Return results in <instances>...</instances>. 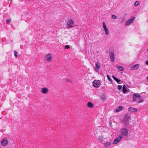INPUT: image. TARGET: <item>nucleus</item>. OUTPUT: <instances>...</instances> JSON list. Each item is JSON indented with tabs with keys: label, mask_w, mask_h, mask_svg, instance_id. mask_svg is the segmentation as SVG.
Wrapping results in <instances>:
<instances>
[{
	"label": "nucleus",
	"mask_w": 148,
	"mask_h": 148,
	"mask_svg": "<svg viewBox=\"0 0 148 148\" xmlns=\"http://www.w3.org/2000/svg\"><path fill=\"white\" fill-rule=\"evenodd\" d=\"M67 28H70L74 27V22L73 20L70 19L68 21L67 23Z\"/></svg>",
	"instance_id": "f257e3e1"
},
{
	"label": "nucleus",
	"mask_w": 148,
	"mask_h": 148,
	"mask_svg": "<svg viewBox=\"0 0 148 148\" xmlns=\"http://www.w3.org/2000/svg\"><path fill=\"white\" fill-rule=\"evenodd\" d=\"M101 82L99 80H95L92 82L93 86L95 88L99 87L101 85Z\"/></svg>",
	"instance_id": "f03ea898"
},
{
	"label": "nucleus",
	"mask_w": 148,
	"mask_h": 148,
	"mask_svg": "<svg viewBox=\"0 0 148 148\" xmlns=\"http://www.w3.org/2000/svg\"><path fill=\"white\" fill-rule=\"evenodd\" d=\"M121 134L122 135H123L125 136H127L128 135V131L127 129L125 128H122L121 131Z\"/></svg>",
	"instance_id": "7ed1b4c3"
},
{
	"label": "nucleus",
	"mask_w": 148,
	"mask_h": 148,
	"mask_svg": "<svg viewBox=\"0 0 148 148\" xmlns=\"http://www.w3.org/2000/svg\"><path fill=\"white\" fill-rule=\"evenodd\" d=\"M123 138L122 135H120L119 136L116 138L114 140L113 144H115L118 143Z\"/></svg>",
	"instance_id": "20e7f679"
},
{
	"label": "nucleus",
	"mask_w": 148,
	"mask_h": 148,
	"mask_svg": "<svg viewBox=\"0 0 148 148\" xmlns=\"http://www.w3.org/2000/svg\"><path fill=\"white\" fill-rule=\"evenodd\" d=\"M141 98V96L138 94L134 93L133 95V100L134 101H136L137 100V98Z\"/></svg>",
	"instance_id": "39448f33"
},
{
	"label": "nucleus",
	"mask_w": 148,
	"mask_h": 148,
	"mask_svg": "<svg viewBox=\"0 0 148 148\" xmlns=\"http://www.w3.org/2000/svg\"><path fill=\"white\" fill-rule=\"evenodd\" d=\"M41 92L42 94H46L49 92V89L46 87H43L41 88Z\"/></svg>",
	"instance_id": "423d86ee"
},
{
	"label": "nucleus",
	"mask_w": 148,
	"mask_h": 148,
	"mask_svg": "<svg viewBox=\"0 0 148 148\" xmlns=\"http://www.w3.org/2000/svg\"><path fill=\"white\" fill-rule=\"evenodd\" d=\"M101 66L100 64L99 61H97L95 64V71L97 72H98Z\"/></svg>",
	"instance_id": "0eeeda50"
},
{
	"label": "nucleus",
	"mask_w": 148,
	"mask_h": 148,
	"mask_svg": "<svg viewBox=\"0 0 148 148\" xmlns=\"http://www.w3.org/2000/svg\"><path fill=\"white\" fill-rule=\"evenodd\" d=\"M45 60L49 62H50L52 60L51 55L50 54H48L46 55L45 56Z\"/></svg>",
	"instance_id": "6e6552de"
},
{
	"label": "nucleus",
	"mask_w": 148,
	"mask_h": 148,
	"mask_svg": "<svg viewBox=\"0 0 148 148\" xmlns=\"http://www.w3.org/2000/svg\"><path fill=\"white\" fill-rule=\"evenodd\" d=\"M8 140L6 138L3 139L1 141V145L3 146H5L8 143Z\"/></svg>",
	"instance_id": "1a4fd4ad"
},
{
	"label": "nucleus",
	"mask_w": 148,
	"mask_h": 148,
	"mask_svg": "<svg viewBox=\"0 0 148 148\" xmlns=\"http://www.w3.org/2000/svg\"><path fill=\"white\" fill-rule=\"evenodd\" d=\"M109 54L111 61L112 62H113L114 61V59L115 58V56L114 54V51H111L109 52Z\"/></svg>",
	"instance_id": "9d476101"
},
{
	"label": "nucleus",
	"mask_w": 148,
	"mask_h": 148,
	"mask_svg": "<svg viewBox=\"0 0 148 148\" xmlns=\"http://www.w3.org/2000/svg\"><path fill=\"white\" fill-rule=\"evenodd\" d=\"M135 18L133 17L126 21L125 25L126 26L132 23L134 21Z\"/></svg>",
	"instance_id": "9b49d317"
},
{
	"label": "nucleus",
	"mask_w": 148,
	"mask_h": 148,
	"mask_svg": "<svg viewBox=\"0 0 148 148\" xmlns=\"http://www.w3.org/2000/svg\"><path fill=\"white\" fill-rule=\"evenodd\" d=\"M103 27L105 31V33L106 34L108 35L109 34V32L107 28L106 25L105 23L104 22H103Z\"/></svg>",
	"instance_id": "f8f14e48"
},
{
	"label": "nucleus",
	"mask_w": 148,
	"mask_h": 148,
	"mask_svg": "<svg viewBox=\"0 0 148 148\" xmlns=\"http://www.w3.org/2000/svg\"><path fill=\"white\" fill-rule=\"evenodd\" d=\"M107 142L104 144L106 147H108L111 145L112 140L111 139H110L109 140H107Z\"/></svg>",
	"instance_id": "ddd939ff"
},
{
	"label": "nucleus",
	"mask_w": 148,
	"mask_h": 148,
	"mask_svg": "<svg viewBox=\"0 0 148 148\" xmlns=\"http://www.w3.org/2000/svg\"><path fill=\"white\" fill-rule=\"evenodd\" d=\"M129 111L131 112H137L138 110L136 108L131 107L129 108Z\"/></svg>",
	"instance_id": "4468645a"
},
{
	"label": "nucleus",
	"mask_w": 148,
	"mask_h": 148,
	"mask_svg": "<svg viewBox=\"0 0 148 148\" xmlns=\"http://www.w3.org/2000/svg\"><path fill=\"white\" fill-rule=\"evenodd\" d=\"M87 106L88 107L90 108H93L94 107V105L92 103L90 102H89L87 104Z\"/></svg>",
	"instance_id": "2eb2a0df"
},
{
	"label": "nucleus",
	"mask_w": 148,
	"mask_h": 148,
	"mask_svg": "<svg viewBox=\"0 0 148 148\" xmlns=\"http://www.w3.org/2000/svg\"><path fill=\"white\" fill-rule=\"evenodd\" d=\"M98 140L99 142L102 143L103 141V138L101 136L98 138Z\"/></svg>",
	"instance_id": "dca6fc26"
},
{
	"label": "nucleus",
	"mask_w": 148,
	"mask_h": 148,
	"mask_svg": "<svg viewBox=\"0 0 148 148\" xmlns=\"http://www.w3.org/2000/svg\"><path fill=\"white\" fill-rule=\"evenodd\" d=\"M112 77L115 80L118 84H120L121 80L118 79L116 78L114 76H112Z\"/></svg>",
	"instance_id": "f3484780"
},
{
	"label": "nucleus",
	"mask_w": 148,
	"mask_h": 148,
	"mask_svg": "<svg viewBox=\"0 0 148 148\" xmlns=\"http://www.w3.org/2000/svg\"><path fill=\"white\" fill-rule=\"evenodd\" d=\"M122 108L123 107L121 106H120L116 109V112H119L121 111Z\"/></svg>",
	"instance_id": "a211bd4d"
},
{
	"label": "nucleus",
	"mask_w": 148,
	"mask_h": 148,
	"mask_svg": "<svg viewBox=\"0 0 148 148\" xmlns=\"http://www.w3.org/2000/svg\"><path fill=\"white\" fill-rule=\"evenodd\" d=\"M139 64H137L136 65H134L132 67V69H137L139 67Z\"/></svg>",
	"instance_id": "6ab92c4d"
},
{
	"label": "nucleus",
	"mask_w": 148,
	"mask_h": 148,
	"mask_svg": "<svg viewBox=\"0 0 148 148\" xmlns=\"http://www.w3.org/2000/svg\"><path fill=\"white\" fill-rule=\"evenodd\" d=\"M138 102L139 103H140L143 101V99L142 98H138L137 99Z\"/></svg>",
	"instance_id": "aec40b11"
},
{
	"label": "nucleus",
	"mask_w": 148,
	"mask_h": 148,
	"mask_svg": "<svg viewBox=\"0 0 148 148\" xmlns=\"http://www.w3.org/2000/svg\"><path fill=\"white\" fill-rule=\"evenodd\" d=\"M108 79L111 82V83H112L111 78L109 76V75H107Z\"/></svg>",
	"instance_id": "412c9836"
},
{
	"label": "nucleus",
	"mask_w": 148,
	"mask_h": 148,
	"mask_svg": "<svg viewBox=\"0 0 148 148\" xmlns=\"http://www.w3.org/2000/svg\"><path fill=\"white\" fill-rule=\"evenodd\" d=\"M123 92L124 93H125L127 92V90L125 86H123Z\"/></svg>",
	"instance_id": "4be33fe9"
},
{
	"label": "nucleus",
	"mask_w": 148,
	"mask_h": 148,
	"mask_svg": "<svg viewBox=\"0 0 148 148\" xmlns=\"http://www.w3.org/2000/svg\"><path fill=\"white\" fill-rule=\"evenodd\" d=\"M118 68L121 71H123L124 70V68L123 67L121 66H118Z\"/></svg>",
	"instance_id": "5701e85b"
},
{
	"label": "nucleus",
	"mask_w": 148,
	"mask_h": 148,
	"mask_svg": "<svg viewBox=\"0 0 148 148\" xmlns=\"http://www.w3.org/2000/svg\"><path fill=\"white\" fill-rule=\"evenodd\" d=\"M118 89L119 90H121L122 88V86L121 85H119L118 86Z\"/></svg>",
	"instance_id": "b1692460"
},
{
	"label": "nucleus",
	"mask_w": 148,
	"mask_h": 148,
	"mask_svg": "<svg viewBox=\"0 0 148 148\" xmlns=\"http://www.w3.org/2000/svg\"><path fill=\"white\" fill-rule=\"evenodd\" d=\"M139 3L138 1H136L134 4V6H137L138 5H139Z\"/></svg>",
	"instance_id": "393cba45"
},
{
	"label": "nucleus",
	"mask_w": 148,
	"mask_h": 148,
	"mask_svg": "<svg viewBox=\"0 0 148 148\" xmlns=\"http://www.w3.org/2000/svg\"><path fill=\"white\" fill-rule=\"evenodd\" d=\"M14 55L15 57H17V53H18L16 51H14Z\"/></svg>",
	"instance_id": "a878e982"
},
{
	"label": "nucleus",
	"mask_w": 148,
	"mask_h": 148,
	"mask_svg": "<svg viewBox=\"0 0 148 148\" xmlns=\"http://www.w3.org/2000/svg\"><path fill=\"white\" fill-rule=\"evenodd\" d=\"M112 18L113 19H116L117 18V16L114 15H113L112 16Z\"/></svg>",
	"instance_id": "bb28decb"
},
{
	"label": "nucleus",
	"mask_w": 148,
	"mask_h": 148,
	"mask_svg": "<svg viewBox=\"0 0 148 148\" xmlns=\"http://www.w3.org/2000/svg\"><path fill=\"white\" fill-rule=\"evenodd\" d=\"M125 18H123L121 19V23H123L124 22V21H125Z\"/></svg>",
	"instance_id": "cd10ccee"
},
{
	"label": "nucleus",
	"mask_w": 148,
	"mask_h": 148,
	"mask_svg": "<svg viewBox=\"0 0 148 148\" xmlns=\"http://www.w3.org/2000/svg\"><path fill=\"white\" fill-rule=\"evenodd\" d=\"M11 21V19H7L6 21V22L8 24H9L10 22Z\"/></svg>",
	"instance_id": "c85d7f7f"
},
{
	"label": "nucleus",
	"mask_w": 148,
	"mask_h": 148,
	"mask_svg": "<svg viewBox=\"0 0 148 148\" xmlns=\"http://www.w3.org/2000/svg\"><path fill=\"white\" fill-rule=\"evenodd\" d=\"M70 48V46H69V45H66L65 46V49H68Z\"/></svg>",
	"instance_id": "c756f323"
},
{
	"label": "nucleus",
	"mask_w": 148,
	"mask_h": 148,
	"mask_svg": "<svg viewBox=\"0 0 148 148\" xmlns=\"http://www.w3.org/2000/svg\"><path fill=\"white\" fill-rule=\"evenodd\" d=\"M65 80H66V81L67 82H70V81H71L69 79H65Z\"/></svg>",
	"instance_id": "7c9ffc66"
},
{
	"label": "nucleus",
	"mask_w": 148,
	"mask_h": 148,
	"mask_svg": "<svg viewBox=\"0 0 148 148\" xmlns=\"http://www.w3.org/2000/svg\"><path fill=\"white\" fill-rule=\"evenodd\" d=\"M146 63L147 65H148V61H147L146 62Z\"/></svg>",
	"instance_id": "2f4dec72"
},
{
	"label": "nucleus",
	"mask_w": 148,
	"mask_h": 148,
	"mask_svg": "<svg viewBox=\"0 0 148 148\" xmlns=\"http://www.w3.org/2000/svg\"><path fill=\"white\" fill-rule=\"evenodd\" d=\"M146 79L147 81H148V76L146 77Z\"/></svg>",
	"instance_id": "473e14b6"
}]
</instances>
